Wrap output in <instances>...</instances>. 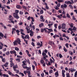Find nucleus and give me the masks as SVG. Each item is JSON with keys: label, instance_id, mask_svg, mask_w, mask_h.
<instances>
[{"label": "nucleus", "instance_id": "f257e3e1", "mask_svg": "<svg viewBox=\"0 0 77 77\" xmlns=\"http://www.w3.org/2000/svg\"><path fill=\"white\" fill-rule=\"evenodd\" d=\"M22 63L23 64L22 65L23 68L24 69H28V70L30 69V67H28L27 66H26V61H23Z\"/></svg>", "mask_w": 77, "mask_h": 77}, {"label": "nucleus", "instance_id": "f03ea898", "mask_svg": "<svg viewBox=\"0 0 77 77\" xmlns=\"http://www.w3.org/2000/svg\"><path fill=\"white\" fill-rule=\"evenodd\" d=\"M13 15L14 18H16V19H17V20H18V19L20 18V17H19V16L18 15V14H17L16 13H13Z\"/></svg>", "mask_w": 77, "mask_h": 77}, {"label": "nucleus", "instance_id": "7ed1b4c3", "mask_svg": "<svg viewBox=\"0 0 77 77\" xmlns=\"http://www.w3.org/2000/svg\"><path fill=\"white\" fill-rule=\"evenodd\" d=\"M62 29H63V30H64V29L66 30V24H65V23H62Z\"/></svg>", "mask_w": 77, "mask_h": 77}, {"label": "nucleus", "instance_id": "20e7f679", "mask_svg": "<svg viewBox=\"0 0 77 77\" xmlns=\"http://www.w3.org/2000/svg\"><path fill=\"white\" fill-rule=\"evenodd\" d=\"M61 8H63V9L64 8H67V5H66V4H64V5H62L61 6Z\"/></svg>", "mask_w": 77, "mask_h": 77}, {"label": "nucleus", "instance_id": "39448f33", "mask_svg": "<svg viewBox=\"0 0 77 77\" xmlns=\"http://www.w3.org/2000/svg\"><path fill=\"white\" fill-rule=\"evenodd\" d=\"M16 41L19 44V45H21V43H20V42H21V40H20V38H17Z\"/></svg>", "mask_w": 77, "mask_h": 77}, {"label": "nucleus", "instance_id": "423d86ee", "mask_svg": "<svg viewBox=\"0 0 77 77\" xmlns=\"http://www.w3.org/2000/svg\"><path fill=\"white\" fill-rule=\"evenodd\" d=\"M18 68V66L16 65H14L13 66V69H14V70L15 71H17V69H16V68Z\"/></svg>", "mask_w": 77, "mask_h": 77}, {"label": "nucleus", "instance_id": "0eeeda50", "mask_svg": "<svg viewBox=\"0 0 77 77\" xmlns=\"http://www.w3.org/2000/svg\"><path fill=\"white\" fill-rule=\"evenodd\" d=\"M73 2L72 1V0H71V1H68V4H73Z\"/></svg>", "mask_w": 77, "mask_h": 77}, {"label": "nucleus", "instance_id": "6e6552de", "mask_svg": "<svg viewBox=\"0 0 77 77\" xmlns=\"http://www.w3.org/2000/svg\"><path fill=\"white\" fill-rule=\"evenodd\" d=\"M27 38L28 39H29L30 38L29 36V35H25V39H27Z\"/></svg>", "mask_w": 77, "mask_h": 77}, {"label": "nucleus", "instance_id": "1a4fd4ad", "mask_svg": "<svg viewBox=\"0 0 77 77\" xmlns=\"http://www.w3.org/2000/svg\"><path fill=\"white\" fill-rule=\"evenodd\" d=\"M28 74V75L29 76L28 77H31L32 76L30 75L31 74H30V71H28L27 72Z\"/></svg>", "mask_w": 77, "mask_h": 77}, {"label": "nucleus", "instance_id": "9d476101", "mask_svg": "<svg viewBox=\"0 0 77 77\" xmlns=\"http://www.w3.org/2000/svg\"><path fill=\"white\" fill-rule=\"evenodd\" d=\"M49 44L50 45H54V43L51 41H50L49 42Z\"/></svg>", "mask_w": 77, "mask_h": 77}, {"label": "nucleus", "instance_id": "9b49d317", "mask_svg": "<svg viewBox=\"0 0 77 77\" xmlns=\"http://www.w3.org/2000/svg\"><path fill=\"white\" fill-rule=\"evenodd\" d=\"M16 8L17 9H21V6L18 5H17Z\"/></svg>", "mask_w": 77, "mask_h": 77}, {"label": "nucleus", "instance_id": "f8f14e48", "mask_svg": "<svg viewBox=\"0 0 77 77\" xmlns=\"http://www.w3.org/2000/svg\"><path fill=\"white\" fill-rule=\"evenodd\" d=\"M55 75L56 76V77H57L59 76V73H58V72H56L55 73Z\"/></svg>", "mask_w": 77, "mask_h": 77}, {"label": "nucleus", "instance_id": "ddd939ff", "mask_svg": "<svg viewBox=\"0 0 77 77\" xmlns=\"http://www.w3.org/2000/svg\"><path fill=\"white\" fill-rule=\"evenodd\" d=\"M73 30H74V32H75L77 31V28L75 27V26H74V27L72 29Z\"/></svg>", "mask_w": 77, "mask_h": 77}, {"label": "nucleus", "instance_id": "4468645a", "mask_svg": "<svg viewBox=\"0 0 77 77\" xmlns=\"http://www.w3.org/2000/svg\"><path fill=\"white\" fill-rule=\"evenodd\" d=\"M43 26H44V23H42L41 24H39V27H43Z\"/></svg>", "mask_w": 77, "mask_h": 77}, {"label": "nucleus", "instance_id": "2eb2a0df", "mask_svg": "<svg viewBox=\"0 0 77 77\" xmlns=\"http://www.w3.org/2000/svg\"><path fill=\"white\" fill-rule=\"evenodd\" d=\"M13 44H14V45H17V42L16 40H15L14 42H13Z\"/></svg>", "mask_w": 77, "mask_h": 77}, {"label": "nucleus", "instance_id": "dca6fc26", "mask_svg": "<svg viewBox=\"0 0 77 77\" xmlns=\"http://www.w3.org/2000/svg\"><path fill=\"white\" fill-rule=\"evenodd\" d=\"M13 20H14V17H13L12 18H11L10 20H11V22L14 24V23H15L14 22V21H12Z\"/></svg>", "mask_w": 77, "mask_h": 77}, {"label": "nucleus", "instance_id": "f3484780", "mask_svg": "<svg viewBox=\"0 0 77 77\" xmlns=\"http://www.w3.org/2000/svg\"><path fill=\"white\" fill-rule=\"evenodd\" d=\"M8 74H9V75H12V76H14V75L12 74V73L11 72H8Z\"/></svg>", "mask_w": 77, "mask_h": 77}, {"label": "nucleus", "instance_id": "a211bd4d", "mask_svg": "<svg viewBox=\"0 0 77 77\" xmlns=\"http://www.w3.org/2000/svg\"><path fill=\"white\" fill-rule=\"evenodd\" d=\"M2 76H3V77L6 76V77H9V75H6L5 74H3Z\"/></svg>", "mask_w": 77, "mask_h": 77}, {"label": "nucleus", "instance_id": "6ab92c4d", "mask_svg": "<svg viewBox=\"0 0 77 77\" xmlns=\"http://www.w3.org/2000/svg\"><path fill=\"white\" fill-rule=\"evenodd\" d=\"M40 63L42 64H43V63H45V62H44V60H40Z\"/></svg>", "mask_w": 77, "mask_h": 77}, {"label": "nucleus", "instance_id": "aec40b11", "mask_svg": "<svg viewBox=\"0 0 77 77\" xmlns=\"http://www.w3.org/2000/svg\"><path fill=\"white\" fill-rule=\"evenodd\" d=\"M33 32L32 31L31 32V33H30V36H33Z\"/></svg>", "mask_w": 77, "mask_h": 77}, {"label": "nucleus", "instance_id": "412c9836", "mask_svg": "<svg viewBox=\"0 0 77 77\" xmlns=\"http://www.w3.org/2000/svg\"><path fill=\"white\" fill-rule=\"evenodd\" d=\"M53 22L52 23H51V24L49 23L48 24V26L49 27H51V26H53Z\"/></svg>", "mask_w": 77, "mask_h": 77}, {"label": "nucleus", "instance_id": "4be33fe9", "mask_svg": "<svg viewBox=\"0 0 77 77\" xmlns=\"http://www.w3.org/2000/svg\"><path fill=\"white\" fill-rule=\"evenodd\" d=\"M66 77H70V75H69V73H68L66 74Z\"/></svg>", "mask_w": 77, "mask_h": 77}, {"label": "nucleus", "instance_id": "5701e85b", "mask_svg": "<svg viewBox=\"0 0 77 77\" xmlns=\"http://www.w3.org/2000/svg\"><path fill=\"white\" fill-rule=\"evenodd\" d=\"M63 50L65 51V52H66L67 51V49L65 48V47H64L63 48Z\"/></svg>", "mask_w": 77, "mask_h": 77}, {"label": "nucleus", "instance_id": "b1692460", "mask_svg": "<svg viewBox=\"0 0 77 77\" xmlns=\"http://www.w3.org/2000/svg\"><path fill=\"white\" fill-rule=\"evenodd\" d=\"M73 23H71L70 24H69V26H70L72 28L74 26H73Z\"/></svg>", "mask_w": 77, "mask_h": 77}, {"label": "nucleus", "instance_id": "393cba45", "mask_svg": "<svg viewBox=\"0 0 77 77\" xmlns=\"http://www.w3.org/2000/svg\"><path fill=\"white\" fill-rule=\"evenodd\" d=\"M5 54H6V55H9V54H10V53H9V51H8L6 52Z\"/></svg>", "mask_w": 77, "mask_h": 77}, {"label": "nucleus", "instance_id": "a878e982", "mask_svg": "<svg viewBox=\"0 0 77 77\" xmlns=\"http://www.w3.org/2000/svg\"><path fill=\"white\" fill-rule=\"evenodd\" d=\"M18 12H19V10H16L15 12L14 13V14H18Z\"/></svg>", "mask_w": 77, "mask_h": 77}, {"label": "nucleus", "instance_id": "bb28decb", "mask_svg": "<svg viewBox=\"0 0 77 77\" xmlns=\"http://www.w3.org/2000/svg\"><path fill=\"white\" fill-rule=\"evenodd\" d=\"M0 36H1L2 38H3L4 35H3V34L2 33L0 32Z\"/></svg>", "mask_w": 77, "mask_h": 77}, {"label": "nucleus", "instance_id": "cd10ccee", "mask_svg": "<svg viewBox=\"0 0 77 77\" xmlns=\"http://www.w3.org/2000/svg\"><path fill=\"white\" fill-rule=\"evenodd\" d=\"M54 8L56 10H58L59 8L57 7V6H56L55 7H54Z\"/></svg>", "mask_w": 77, "mask_h": 77}, {"label": "nucleus", "instance_id": "c85d7f7f", "mask_svg": "<svg viewBox=\"0 0 77 77\" xmlns=\"http://www.w3.org/2000/svg\"><path fill=\"white\" fill-rule=\"evenodd\" d=\"M15 49L16 51H19V48H17V47H15Z\"/></svg>", "mask_w": 77, "mask_h": 77}, {"label": "nucleus", "instance_id": "c756f323", "mask_svg": "<svg viewBox=\"0 0 77 77\" xmlns=\"http://www.w3.org/2000/svg\"><path fill=\"white\" fill-rule=\"evenodd\" d=\"M48 30L49 31V32H53V29H48Z\"/></svg>", "mask_w": 77, "mask_h": 77}, {"label": "nucleus", "instance_id": "7c9ffc66", "mask_svg": "<svg viewBox=\"0 0 77 77\" xmlns=\"http://www.w3.org/2000/svg\"><path fill=\"white\" fill-rule=\"evenodd\" d=\"M66 17L67 18H70V16L69 15V14H66Z\"/></svg>", "mask_w": 77, "mask_h": 77}, {"label": "nucleus", "instance_id": "2f4dec72", "mask_svg": "<svg viewBox=\"0 0 77 77\" xmlns=\"http://www.w3.org/2000/svg\"><path fill=\"white\" fill-rule=\"evenodd\" d=\"M16 60L18 61V62H20V58H17L16 59Z\"/></svg>", "mask_w": 77, "mask_h": 77}, {"label": "nucleus", "instance_id": "473e14b6", "mask_svg": "<svg viewBox=\"0 0 77 77\" xmlns=\"http://www.w3.org/2000/svg\"><path fill=\"white\" fill-rule=\"evenodd\" d=\"M77 72L76 71L75 72V73L74 77H77Z\"/></svg>", "mask_w": 77, "mask_h": 77}, {"label": "nucleus", "instance_id": "72a5a7b5", "mask_svg": "<svg viewBox=\"0 0 77 77\" xmlns=\"http://www.w3.org/2000/svg\"><path fill=\"white\" fill-rule=\"evenodd\" d=\"M68 45H69V44H68V43H66L65 44V46L67 48H69Z\"/></svg>", "mask_w": 77, "mask_h": 77}, {"label": "nucleus", "instance_id": "f704fd0d", "mask_svg": "<svg viewBox=\"0 0 77 77\" xmlns=\"http://www.w3.org/2000/svg\"><path fill=\"white\" fill-rule=\"evenodd\" d=\"M31 18L32 20V21H33V22L35 21V20H34V18L33 17H31Z\"/></svg>", "mask_w": 77, "mask_h": 77}, {"label": "nucleus", "instance_id": "c9c22d12", "mask_svg": "<svg viewBox=\"0 0 77 77\" xmlns=\"http://www.w3.org/2000/svg\"><path fill=\"white\" fill-rule=\"evenodd\" d=\"M59 3H62L63 2V0H57Z\"/></svg>", "mask_w": 77, "mask_h": 77}, {"label": "nucleus", "instance_id": "e433bc0d", "mask_svg": "<svg viewBox=\"0 0 77 77\" xmlns=\"http://www.w3.org/2000/svg\"><path fill=\"white\" fill-rule=\"evenodd\" d=\"M40 13H41V14H44V11L42 10L41 11H40Z\"/></svg>", "mask_w": 77, "mask_h": 77}, {"label": "nucleus", "instance_id": "4c0bfd02", "mask_svg": "<svg viewBox=\"0 0 77 77\" xmlns=\"http://www.w3.org/2000/svg\"><path fill=\"white\" fill-rule=\"evenodd\" d=\"M57 17L58 18H60V19H61L62 18V17L58 15L57 16Z\"/></svg>", "mask_w": 77, "mask_h": 77}, {"label": "nucleus", "instance_id": "58836bf2", "mask_svg": "<svg viewBox=\"0 0 77 77\" xmlns=\"http://www.w3.org/2000/svg\"><path fill=\"white\" fill-rule=\"evenodd\" d=\"M42 54L43 55V56H46V53H44V52H43V53H42Z\"/></svg>", "mask_w": 77, "mask_h": 77}, {"label": "nucleus", "instance_id": "ea45409f", "mask_svg": "<svg viewBox=\"0 0 77 77\" xmlns=\"http://www.w3.org/2000/svg\"><path fill=\"white\" fill-rule=\"evenodd\" d=\"M40 19H41V20H43V19H44V17H43V16L42 15L41 16Z\"/></svg>", "mask_w": 77, "mask_h": 77}, {"label": "nucleus", "instance_id": "a19ab883", "mask_svg": "<svg viewBox=\"0 0 77 77\" xmlns=\"http://www.w3.org/2000/svg\"><path fill=\"white\" fill-rule=\"evenodd\" d=\"M44 30L45 31V32L46 33H48V31L45 29L44 28Z\"/></svg>", "mask_w": 77, "mask_h": 77}, {"label": "nucleus", "instance_id": "79ce46f5", "mask_svg": "<svg viewBox=\"0 0 77 77\" xmlns=\"http://www.w3.org/2000/svg\"><path fill=\"white\" fill-rule=\"evenodd\" d=\"M23 9H27V7L24 6H23Z\"/></svg>", "mask_w": 77, "mask_h": 77}, {"label": "nucleus", "instance_id": "37998d69", "mask_svg": "<svg viewBox=\"0 0 77 77\" xmlns=\"http://www.w3.org/2000/svg\"><path fill=\"white\" fill-rule=\"evenodd\" d=\"M31 45H32L33 47H35V43L33 42H32V43Z\"/></svg>", "mask_w": 77, "mask_h": 77}, {"label": "nucleus", "instance_id": "c03bdc74", "mask_svg": "<svg viewBox=\"0 0 77 77\" xmlns=\"http://www.w3.org/2000/svg\"><path fill=\"white\" fill-rule=\"evenodd\" d=\"M44 29H41V32H44Z\"/></svg>", "mask_w": 77, "mask_h": 77}, {"label": "nucleus", "instance_id": "a18cd8bd", "mask_svg": "<svg viewBox=\"0 0 77 77\" xmlns=\"http://www.w3.org/2000/svg\"><path fill=\"white\" fill-rule=\"evenodd\" d=\"M69 30H70V31H72L73 30L72 28H70L68 29Z\"/></svg>", "mask_w": 77, "mask_h": 77}, {"label": "nucleus", "instance_id": "49530a36", "mask_svg": "<svg viewBox=\"0 0 77 77\" xmlns=\"http://www.w3.org/2000/svg\"><path fill=\"white\" fill-rule=\"evenodd\" d=\"M2 61L3 62H5V58H2Z\"/></svg>", "mask_w": 77, "mask_h": 77}, {"label": "nucleus", "instance_id": "de8ad7c7", "mask_svg": "<svg viewBox=\"0 0 77 77\" xmlns=\"http://www.w3.org/2000/svg\"><path fill=\"white\" fill-rule=\"evenodd\" d=\"M19 25H20V26L23 25V22H20V23H19Z\"/></svg>", "mask_w": 77, "mask_h": 77}, {"label": "nucleus", "instance_id": "09e8293b", "mask_svg": "<svg viewBox=\"0 0 77 77\" xmlns=\"http://www.w3.org/2000/svg\"><path fill=\"white\" fill-rule=\"evenodd\" d=\"M69 7H70V8L72 9H73V7L71 5H69Z\"/></svg>", "mask_w": 77, "mask_h": 77}, {"label": "nucleus", "instance_id": "8fccbe9b", "mask_svg": "<svg viewBox=\"0 0 77 77\" xmlns=\"http://www.w3.org/2000/svg\"><path fill=\"white\" fill-rule=\"evenodd\" d=\"M17 57H19L20 58H22V56H19L18 55H17Z\"/></svg>", "mask_w": 77, "mask_h": 77}, {"label": "nucleus", "instance_id": "3c124183", "mask_svg": "<svg viewBox=\"0 0 77 77\" xmlns=\"http://www.w3.org/2000/svg\"><path fill=\"white\" fill-rule=\"evenodd\" d=\"M50 61L51 62V63H52L53 62V60H52V59H50Z\"/></svg>", "mask_w": 77, "mask_h": 77}, {"label": "nucleus", "instance_id": "603ef678", "mask_svg": "<svg viewBox=\"0 0 77 77\" xmlns=\"http://www.w3.org/2000/svg\"><path fill=\"white\" fill-rule=\"evenodd\" d=\"M52 72H53V70H50L49 72V73L50 74H51V73H52Z\"/></svg>", "mask_w": 77, "mask_h": 77}, {"label": "nucleus", "instance_id": "864d4df0", "mask_svg": "<svg viewBox=\"0 0 77 77\" xmlns=\"http://www.w3.org/2000/svg\"><path fill=\"white\" fill-rule=\"evenodd\" d=\"M42 77H44V73L43 72L41 74Z\"/></svg>", "mask_w": 77, "mask_h": 77}, {"label": "nucleus", "instance_id": "5fc2aeb1", "mask_svg": "<svg viewBox=\"0 0 77 77\" xmlns=\"http://www.w3.org/2000/svg\"><path fill=\"white\" fill-rule=\"evenodd\" d=\"M65 72H66V71H65V70H62V73H65Z\"/></svg>", "mask_w": 77, "mask_h": 77}, {"label": "nucleus", "instance_id": "6e6d98bb", "mask_svg": "<svg viewBox=\"0 0 77 77\" xmlns=\"http://www.w3.org/2000/svg\"><path fill=\"white\" fill-rule=\"evenodd\" d=\"M32 28L33 30H35V27L34 25L32 26Z\"/></svg>", "mask_w": 77, "mask_h": 77}, {"label": "nucleus", "instance_id": "4d7b16f0", "mask_svg": "<svg viewBox=\"0 0 77 77\" xmlns=\"http://www.w3.org/2000/svg\"><path fill=\"white\" fill-rule=\"evenodd\" d=\"M29 26H26V30H28V28H29Z\"/></svg>", "mask_w": 77, "mask_h": 77}, {"label": "nucleus", "instance_id": "13d9d810", "mask_svg": "<svg viewBox=\"0 0 77 77\" xmlns=\"http://www.w3.org/2000/svg\"><path fill=\"white\" fill-rule=\"evenodd\" d=\"M19 74H20V75H21L22 76H24V74H23V73H20Z\"/></svg>", "mask_w": 77, "mask_h": 77}, {"label": "nucleus", "instance_id": "bf43d9fd", "mask_svg": "<svg viewBox=\"0 0 77 77\" xmlns=\"http://www.w3.org/2000/svg\"><path fill=\"white\" fill-rule=\"evenodd\" d=\"M54 26L55 29H57V24H54Z\"/></svg>", "mask_w": 77, "mask_h": 77}, {"label": "nucleus", "instance_id": "052dcab7", "mask_svg": "<svg viewBox=\"0 0 77 77\" xmlns=\"http://www.w3.org/2000/svg\"><path fill=\"white\" fill-rule=\"evenodd\" d=\"M45 52L46 53H48V51L46 49L45 50Z\"/></svg>", "mask_w": 77, "mask_h": 77}, {"label": "nucleus", "instance_id": "680f3d73", "mask_svg": "<svg viewBox=\"0 0 77 77\" xmlns=\"http://www.w3.org/2000/svg\"><path fill=\"white\" fill-rule=\"evenodd\" d=\"M60 3H58L57 5V6L58 7H60Z\"/></svg>", "mask_w": 77, "mask_h": 77}, {"label": "nucleus", "instance_id": "e2e57ef3", "mask_svg": "<svg viewBox=\"0 0 77 77\" xmlns=\"http://www.w3.org/2000/svg\"><path fill=\"white\" fill-rule=\"evenodd\" d=\"M55 37H58V38H59L60 37L59 35H57V34L55 35Z\"/></svg>", "mask_w": 77, "mask_h": 77}, {"label": "nucleus", "instance_id": "0e129e2a", "mask_svg": "<svg viewBox=\"0 0 77 77\" xmlns=\"http://www.w3.org/2000/svg\"><path fill=\"white\" fill-rule=\"evenodd\" d=\"M37 45H40H40H41V44L40 43V42H38L37 43Z\"/></svg>", "mask_w": 77, "mask_h": 77}, {"label": "nucleus", "instance_id": "69168bd1", "mask_svg": "<svg viewBox=\"0 0 77 77\" xmlns=\"http://www.w3.org/2000/svg\"><path fill=\"white\" fill-rule=\"evenodd\" d=\"M41 44L40 45V47H42V44H43V43L42 42H41Z\"/></svg>", "mask_w": 77, "mask_h": 77}, {"label": "nucleus", "instance_id": "338daca9", "mask_svg": "<svg viewBox=\"0 0 77 77\" xmlns=\"http://www.w3.org/2000/svg\"><path fill=\"white\" fill-rule=\"evenodd\" d=\"M59 57L60 58L62 57V55L60 54H59Z\"/></svg>", "mask_w": 77, "mask_h": 77}, {"label": "nucleus", "instance_id": "774afa93", "mask_svg": "<svg viewBox=\"0 0 77 77\" xmlns=\"http://www.w3.org/2000/svg\"><path fill=\"white\" fill-rule=\"evenodd\" d=\"M32 67L33 70H35V66H34V65H32Z\"/></svg>", "mask_w": 77, "mask_h": 77}]
</instances>
